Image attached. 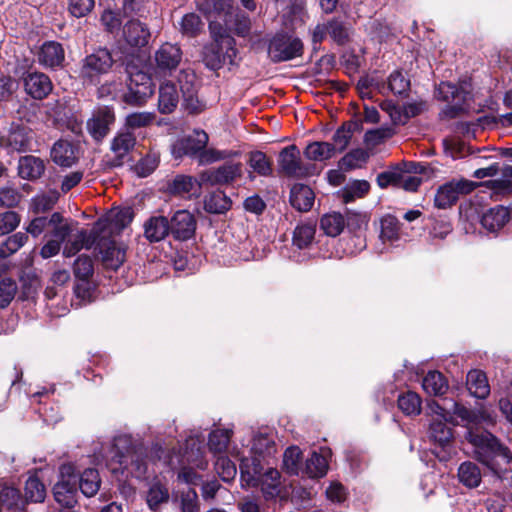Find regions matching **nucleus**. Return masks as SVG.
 <instances>
[{
	"instance_id": "f257e3e1",
	"label": "nucleus",
	"mask_w": 512,
	"mask_h": 512,
	"mask_svg": "<svg viewBox=\"0 0 512 512\" xmlns=\"http://www.w3.org/2000/svg\"><path fill=\"white\" fill-rule=\"evenodd\" d=\"M111 459L127 470L135 478H144L147 473V462L143 446L134 441L130 435H118L114 438L111 448Z\"/></svg>"
},
{
	"instance_id": "f03ea898",
	"label": "nucleus",
	"mask_w": 512,
	"mask_h": 512,
	"mask_svg": "<svg viewBox=\"0 0 512 512\" xmlns=\"http://www.w3.org/2000/svg\"><path fill=\"white\" fill-rule=\"evenodd\" d=\"M300 38L285 32L276 33L268 43V56L274 63L285 62L303 54Z\"/></svg>"
},
{
	"instance_id": "7ed1b4c3",
	"label": "nucleus",
	"mask_w": 512,
	"mask_h": 512,
	"mask_svg": "<svg viewBox=\"0 0 512 512\" xmlns=\"http://www.w3.org/2000/svg\"><path fill=\"white\" fill-rule=\"evenodd\" d=\"M236 56L235 40L230 36L221 35L205 48L203 61L207 68L216 71L225 64H234Z\"/></svg>"
},
{
	"instance_id": "20e7f679",
	"label": "nucleus",
	"mask_w": 512,
	"mask_h": 512,
	"mask_svg": "<svg viewBox=\"0 0 512 512\" xmlns=\"http://www.w3.org/2000/svg\"><path fill=\"white\" fill-rule=\"evenodd\" d=\"M113 63L111 52L106 48H100L84 58L79 76L85 84H97L99 77L108 73Z\"/></svg>"
},
{
	"instance_id": "39448f33",
	"label": "nucleus",
	"mask_w": 512,
	"mask_h": 512,
	"mask_svg": "<svg viewBox=\"0 0 512 512\" xmlns=\"http://www.w3.org/2000/svg\"><path fill=\"white\" fill-rule=\"evenodd\" d=\"M78 475L72 464L60 467L59 480L53 487L55 501L65 508H73L77 503Z\"/></svg>"
},
{
	"instance_id": "423d86ee",
	"label": "nucleus",
	"mask_w": 512,
	"mask_h": 512,
	"mask_svg": "<svg viewBox=\"0 0 512 512\" xmlns=\"http://www.w3.org/2000/svg\"><path fill=\"white\" fill-rule=\"evenodd\" d=\"M279 173L293 178H303L317 173L314 164H305L301 160L300 150L296 145L284 147L278 156Z\"/></svg>"
},
{
	"instance_id": "0eeeda50",
	"label": "nucleus",
	"mask_w": 512,
	"mask_h": 512,
	"mask_svg": "<svg viewBox=\"0 0 512 512\" xmlns=\"http://www.w3.org/2000/svg\"><path fill=\"white\" fill-rule=\"evenodd\" d=\"M177 82L182 93V106L189 114H200L206 103L198 96L199 84L195 73L190 69L180 71Z\"/></svg>"
},
{
	"instance_id": "6e6552de",
	"label": "nucleus",
	"mask_w": 512,
	"mask_h": 512,
	"mask_svg": "<svg viewBox=\"0 0 512 512\" xmlns=\"http://www.w3.org/2000/svg\"><path fill=\"white\" fill-rule=\"evenodd\" d=\"M128 91L123 95L125 103L133 106L143 105L154 93L151 77L143 72H129Z\"/></svg>"
},
{
	"instance_id": "1a4fd4ad",
	"label": "nucleus",
	"mask_w": 512,
	"mask_h": 512,
	"mask_svg": "<svg viewBox=\"0 0 512 512\" xmlns=\"http://www.w3.org/2000/svg\"><path fill=\"white\" fill-rule=\"evenodd\" d=\"M183 52L177 44L164 43L154 54V74L156 77H168L182 62Z\"/></svg>"
},
{
	"instance_id": "9d476101",
	"label": "nucleus",
	"mask_w": 512,
	"mask_h": 512,
	"mask_svg": "<svg viewBox=\"0 0 512 512\" xmlns=\"http://www.w3.org/2000/svg\"><path fill=\"white\" fill-rule=\"evenodd\" d=\"M243 174L241 162H227L217 168L205 170L199 175V185H230Z\"/></svg>"
},
{
	"instance_id": "9b49d317",
	"label": "nucleus",
	"mask_w": 512,
	"mask_h": 512,
	"mask_svg": "<svg viewBox=\"0 0 512 512\" xmlns=\"http://www.w3.org/2000/svg\"><path fill=\"white\" fill-rule=\"evenodd\" d=\"M475 183L466 179L452 180L440 186L434 197L435 206L446 209L454 205L460 195L468 194L475 188Z\"/></svg>"
},
{
	"instance_id": "f8f14e48",
	"label": "nucleus",
	"mask_w": 512,
	"mask_h": 512,
	"mask_svg": "<svg viewBox=\"0 0 512 512\" xmlns=\"http://www.w3.org/2000/svg\"><path fill=\"white\" fill-rule=\"evenodd\" d=\"M208 141L209 137L205 131L195 130L192 135L180 138L173 143L172 155L176 159L188 156L199 161V155L206 148Z\"/></svg>"
},
{
	"instance_id": "ddd939ff",
	"label": "nucleus",
	"mask_w": 512,
	"mask_h": 512,
	"mask_svg": "<svg viewBox=\"0 0 512 512\" xmlns=\"http://www.w3.org/2000/svg\"><path fill=\"white\" fill-rule=\"evenodd\" d=\"M170 235L176 241H188L195 236L196 216L186 209L175 211L169 218Z\"/></svg>"
},
{
	"instance_id": "4468645a",
	"label": "nucleus",
	"mask_w": 512,
	"mask_h": 512,
	"mask_svg": "<svg viewBox=\"0 0 512 512\" xmlns=\"http://www.w3.org/2000/svg\"><path fill=\"white\" fill-rule=\"evenodd\" d=\"M33 139L34 133L30 128L12 123L8 133L2 136L1 141L12 152L22 153L32 150Z\"/></svg>"
},
{
	"instance_id": "2eb2a0df",
	"label": "nucleus",
	"mask_w": 512,
	"mask_h": 512,
	"mask_svg": "<svg viewBox=\"0 0 512 512\" xmlns=\"http://www.w3.org/2000/svg\"><path fill=\"white\" fill-rule=\"evenodd\" d=\"M114 120V112L110 108H99L87 121V130L96 141H100L108 134Z\"/></svg>"
},
{
	"instance_id": "dca6fc26",
	"label": "nucleus",
	"mask_w": 512,
	"mask_h": 512,
	"mask_svg": "<svg viewBox=\"0 0 512 512\" xmlns=\"http://www.w3.org/2000/svg\"><path fill=\"white\" fill-rule=\"evenodd\" d=\"M437 96L445 102H454V105L447 106L444 113L449 118L456 117L463 109L461 102L464 101L463 91L451 82H441L437 88Z\"/></svg>"
},
{
	"instance_id": "f3484780",
	"label": "nucleus",
	"mask_w": 512,
	"mask_h": 512,
	"mask_svg": "<svg viewBox=\"0 0 512 512\" xmlns=\"http://www.w3.org/2000/svg\"><path fill=\"white\" fill-rule=\"evenodd\" d=\"M134 218V212L131 207H125L122 209H116L111 211L106 219H100L95 224L99 233L103 232L107 228L111 231L120 232L127 227Z\"/></svg>"
},
{
	"instance_id": "a211bd4d",
	"label": "nucleus",
	"mask_w": 512,
	"mask_h": 512,
	"mask_svg": "<svg viewBox=\"0 0 512 512\" xmlns=\"http://www.w3.org/2000/svg\"><path fill=\"white\" fill-rule=\"evenodd\" d=\"M26 92L34 99H43L52 91L50 78L41 72L29 73L24 78Z\"/></svg>"
},
{
	"instance_id": "6ab92c4d",
	"label": "nucleus",
	"mask_w": 512,
	"mask_h": 512,
	"mask_svg": "<svg viewBox=\"0 0 512 512\" xmlns=\"http://www.w3.org/2000/svg\"><path fill=\"white\" fill-rule=\"evenodd\" d=\"M143 228L144 237L150 243L160 242L170 235L169 218L162 215L148 218Z\"/></svg>"
},
{
	"instance_id": "aec40b11",
	"label": "nucleus",
	"mask_w": 512,
	"mask_h": 512,
	"mask_svg": "<svg viewBox=\"0 0 512 512\" xmlns=\"http://www.w3.org/2000/svg\"><path fill=\"white\" fill-rule=\"evenodd\" d=\"M99 231L94 226L92 232H88L87 230H79L73 239L67 240L63 249V255L65 257H72L76 255L81 249L86 248L89 249L96 242Z\"/></svg>"
},
{
	"instance_id": "412c9836",
	"label": "nucleus",
	"mask_w": 512,
	"mask_h": 512,
	"mask_svg": "<svg viewBox=\"0 0 512 512\" xmlns=\"http://www.w3.org/2000/svg\"><path fill=\"white\" fill-rule=\"evenodd\" d=\"M179 92L176 84L166 80L159 86L158 110L161 114L172 113L179 103Z\"/></svg>"
},
{
	"instance_id": "4be33fe9",
	"label": "nucleus",
	"mask_w": 512,
	"mask_h": 512,
	"mask_svg": "<svg viewBox=\"0 0 512 512\" xmlns=\"http://www.w3.org/2000/svg\"><path fill=\"white\" fill-rule=\"evenodd\" d=\"M123 37L132 47H143L148 44L150 31L139 20H130L123 27Z\"/></svg>"
},
{
	"instance_id": "5701e85b",
	"label": "nucleus",
	"mask_w": 512,
	"mask_h": 512,
	"mask_svg": "<svg viewBox=\"0 0 512 512\" xmlns=\"http://www.w3.org/2000/svg\"><path fill=\"white\" fill-rule=\"evenodd\" d=\"M241 480L249 487H258L259 479H261L263 466L261 460L257 456L251 458L245 457L241 459L240 465Z\"/></svg>"
},
{
	"instance_id": "b1692460",
	"label": "nucleus",
	"mask_w": 512,
	"mask_h": 512,
	"mask_svg": "<svg viewBox=\"0 0 512 512\" xmlns=\"http://www.w3.org/2000/svg\"><path fill=\"white\" fill-rule=\"evenodd\" d=\"M65 58L62 45L55 41L45 42L38 53V61L40 64L54 68L60 66Z\"/></svg>"
},
{
	"instance_id": "393cba45",
	"label": "nucleus",
	"mask_w": 512,
	"mask_h": 512,
	"mask_svg": "<svg viewBox=\"0 0 512 512\" xmlns=\"http://www.w3.org/2000/svg\"><path fill=\"white\" fill-rule=\"evenodd\" d=\"M45 171L42 159L33 155L22 156L18 162V174L21 178L34 181L39 179Z\"/></svg>"
},
{
	"instance_id": "a878e982",
	"label": "nucleus",
	"mask_w": 512,
	"mask_h": 512,
	"mask_svg": "<svg viewBox=\"0 0 512 512\" xmlns=\"http://www.w3.org/2000/svg\"><path fill=\"white\" fill-rule=\"evenodd\" d=\"M315 200L313 190L304 184H295L290 191V203L300 212L309 211Z\"/></svg>"
},
{
	"instance_id": "bb28decb",
	"label": "nucleus",
	"mask_w": 512,
	"mask_h": 512,
	"mask_svg": "<svg viewBox=\"0 0 512 512\" xmlns=\"http://www.w3.org/2000/svg\"><path fill=\"white\" fill-rule=\"evenodd\" d=\"M103 265L112 270L118 269L125 261V251L117 247L115 242L98 243Z\"/></svg>"
},
{
	"instance_id": "cd10ccee",
	"label": "nucleus",
	"mask_w": 512,
	"mask_h": 512,
	"mask_svg": "<svg viewBox=\"0 0 512 512\" xmlns=\"http://www.w3.org/2000/svg\"><path fill=\"white\" fill-rule=\"evenodd\" d=\"M509 217V210L504 206L497 205L483 214L481 224L485 229L494 232L501 229L508 222Z\"/></svg>"
},
{
	"instance_id": "c85d7f7f",
	"label": "nucleus",
	"mask_w": 512,
	"mask_h": 512,
	"mask_svg": "<svg viewBox=\"0 0 512 512\" xmlns=\"http://www.w3.org/2000/svg\"><path fill=\"white\" fill-rule=\"evenodd\" d=\"M459 482L469 488H477L482 481V473L479 466L472 461H465L460 464L457 472Z\"/></svg>"
},
{
	"instance_id": "c756f323",
	"label": "nucleus",
	"mask_w": 512,
	"mask_h": 512,
	"mask_svg": "<svg viewBox=\"0 0 512 512\" xmlns=\"http://www.w3.org/2000/svg\"><path fill=\"white\" fill-rule=\"evenodd\" d=\"M467 388L478 399H485L490 394L486 374L480 370H471L467 374Z\"/></svg>"
},
{
	"instance_id": "7c9ffc66",
	"label": "nucleus",
	"mask_w": 512,
	"mask_h": 512,
	"mask_svg": "<svg viewBox=\"0 0 512 512\" xmlns=\"http://www.w3.org/2000/svg\"><path fill=\"white\" fill-rule=\"evenodd\" d=\"M328 470V460L324 454L316 451L312 452L311 456L306 459L303 467L302 476L309 478L323 477Z\"/></svg>"
},
{
	"instance_id": "2f4dec72",
	"label": "nucleus",
	"mask_w": 512,
	"mask_h": 512,
	"mask_svg": "<svg viewBox=\"0 0 512 512\" xmlns=\"http://www.w3.org/2000/svg\"><path fill=\"white\" fill-rule=\"evenodd\" d=\"M50 235L53 241H58V244L62 246L67 241L68 237L72 233L71 224L64 219L59 212H54L50 216Z\"/></svg>"
},
{
	"instance_id": "473e14b6",
	"label": "nucleus",
	"mask_w": 512,
	"mask_h": 512,
	"mask_svg": "<svg viewBox=\"0 0 512 512\" xmlns=\"http://www.w3.org/2000/svg\"><path fill=\"white\" fill-rule=\"evenodd\" d=\"M52 160L63 167H70L76 161V155L73 146L67 141L56 142L51 150Z\"/></svg>"
},
{
	"instance_id": "72a5a7b5",
	"label": "nucleus",
	"mask_w": 512,
	"mask_h": 512,
	"mask_svg": "<svg viewBox=\"0 0 512 512\" xmlns=\"http://www.w3.org/2000/svg\"><path fill=\"white\" fill-rule=\"evenodd\" d=\"M101 479L96 469L88 468L78 476L77 486L86 497H92L100 489Z\"/></svg>"
},
{
	"instance_id": "f704fd0d",
	"label": "nucleus",
	"mask_w": 512,
	"mask_h": 512,
	"mask_svg": "<svg viewBox=\"0 0 512 512\" xmlns=\"http://www.w3.org/2000/svg\"><path fill=\"white\" fill-rule=\"evenodd\" d=\"M232 206L231 199L223 191H215L205 197L204 209L211 214L226 213Z\"/></svg>"
},
{
	"instance_id": "c9c22d12",
	"label": "nucleus",
	"mask_w": 512,
	"mask_h": 512,
	"mask_svg": "<svg viewBox=\"0 0 512 512\" xmlns=\"http://www.w3.org/2000/svg\"><path fill=\"white\" fill-rule=\"evenodd\" d=\"M258 487L266 499L273 498L280 492V473L277 469L269 468L259 479Z\"/></svg>"
},
{
	"instance_id": "e433bc0d",
	"label": "nucleus",
	"mask_w": 512,
	"mask_h": 512,
	"mask_svg": "<svg viewBox=\"0 0 512 512\" xmlns=\"http://www.w3.org/2000/svg\"><path fill=\"white\" fill-rule=\"evenodd\" d=\"M423 389L429 395L441 396L448 390V383L444 375L438 371H430L423 378Z\"/></svg>"
},
{
	"instance_id": "4c0bfd02",
	"label": "nucleus",
	"mask_w": 512,
	"mask_h": 512,
	"mask_svg": "<svg viewBox=\"0 0 512 512\" xmlns=\"http://www.w3.org/2000/svg\"><path fill=\"white\" fill-rule=\"evenodd\" d=\"M251 452L259 458H266L276 453V445L272 436L258 433L253 437Z\"/></svg>"
},
{
	"instance_id": "58836bf2",
	"label": "nucleus",
	"mask_w": 512,
	"mask_h": 512,
	"mask_svg": "<svg viewBox=\"0 0 512 512\" xmlns=\"http://www.w3.org/2000/svg\"><path fill=\"white\" fill-rule=\"evenodd\" d=\"M345 228V217L338 212L323 215L320 219V229L330 237L338 236Z\"/></svg>"
},
{
	"instance_id": "ea45409f",
	"label": "nucleus",
	"mask_w": 512,
	"mask_h": 512,
	"mask_svg": "<svg viewBox=\"0 0 512 512\" xmlns=\"http://www.w3.org/2000/svg\"><path fill=\"white\" fill-rule=\"evenodd\" d=\"M233 431L230 429H215L209 434L208 447L213 454L222 455L226 452Z\"/></svg>"
},
{
	"instance_id": "a19ab883",
	"label": "nucleus",
	"mask_w": 512,
	"mask_h": 512,
	"mask_svg": "<svg viewBox=\"0 0 512 512\" xmlns=\"http://www.w3.org/2000/svg\"><path fill=\"white\" fill-rule=\"evenodd\" d=\"M248 165L252 171L259 176L268 177L272 175V161L262 151L249 153Z\"/></svg>"
},
{
	"instance_id": "79ce46f5",
	"label": "nucleus",
	"mask_w": 512,
	"mask_h": 512,
	"mask_svg": "<svg viewBox=\"0 0 512 512\" xmlns=\"http://www.w3.org/2000/svg\"><path fill=\"white\" fill-rule=\"evenodd\" d=\"M175 502L178 503L180 512H199L200 503L198 494L193 488H186L177 492Z\"/></svg>"
},
{
	"instance_id": "37998d69",
	"label": "nucleus",
	"mask_w": 512,
	"mask_h": 512,
	"mask_svg": "<svg viewBox=\"0 0 512 512\" xmlns=\"http://www.w3.org/2000/svg\"><path fill=\"white\" fill-rule=\"evenodd\" d=\"M302 451L297 446L288 447L283 455V466L290 475H302Z\"/></svg>"
},
{
	"instance_id": "c03bdc74",
	"label": "nucleus",
	"mask_w": 512,
	"mask_h": 512,
	"mask_svg": "<svg viewBox=\"0 0 512 512\" xmlns=\"http://www.w3.org/2000/svg\"><path fill=\"white\" fill-rule=\"evenodd\" d=\"M335 153V147L328 142L310 143L305 151V156L313 161H325L330 159Z\"/></svg>"
},
{
	"instance_id": "a18cd8bd",
	"label": "nucleus",
	"mask_w": 512,
	"mask_h": 512,
	"mask_svg": "<svg viewBox=\"0 0 512 512\" xmlns=\"http://www.w3.org/2000/svg\"><path fill=\"white\" fill-rule=\"evenodd\" d=\"M196 180L192 176L188 175H177L169 183V191L173 195L181 197L192 195V191L195 188Z\"/></svg>"
},
{
	"instance_id": "49530a36",
	"label": "nucleus",
	"mask_w": 512,
	"mask_h": 512,
	"mask_svg": "<svg viewBox=\"0 0 512 512\" xmlns=\"http://www.w3.org/2000/svg\"><path fill=\"white\" fill-rule=\"evenodd\" d=\"M421 398L415 392L408 391L398 397L399 409L408 416L421 413Z\"/></svg>"
},
{
	"instance_id": "de8ad7c7",
	"label": "nucleus",
	"mask_w": 512,
	"mask_h": 512,
	"mask_svg": "<svg viewBox=\"0 0 512 512\" xmlns=\"http://www.w3.org/2000/svg\"><path fill=\"white\" fill-rule=\"evenodd\" d=\"M430 437L441 447L448 445L453 437L452 429L444 420H433L430 424Z\"/></svg>"
},
{
	"instance_id": "09e8293b",
	"label": "nucleus",
	"mask_w": 512,
	"mask_h": 512,
	"mask_svg": "<svg viewBox=\"0 0 512 512\" xmlns=\"http://www.w3.org/2000/svg\"><path fill=\"white\" fill-rule=\"evenodd\" d=\"M135 142L134 134L129 130H125L115 136L111 148L118 157H123L134 147Z\"/></svg>"
},
{
	"instance_id": "8fccbe9b",
	"label": "nucleus",
	"mask_w": 512,
	"mask_h": 512,
	"mask_svg": "<svg viewBox=\"0 0 512 512\" xmlns=\"http://www.w3.org/2000/svg\"><path fill=\"white\" fill-rule=\"evenodd\" d=\"M316 227L314 224L303 223L298 225L293 233V244L298 248H307L314 240Z\"/></svg>"
},
{
	"instance_id": "3c124183",
	"label": "nucleus",
	"mask_w": 512,
	"mask_h": 512,
	"mask_svg": "<svg viewBox=\"0 0 512 512\" xmlns=\"http://www.w3.org/2000/svg\"><path fill=\"white\" fill-rule=\"evenodd\" d=\"M25 496L27 501L41 503L46 497L45 485L36 476H31L25 483Z\"/></svg>"
},
{
	"instance_id": "603ef678",
	"label": "nucleus",
	"mask_w": 512,
	"mask_h": 512,
	"mask_svg": "<svg viewBox=\"0 0 512 512\" xmlns=\"http://www.w3.org/2000/svg\"><path fill=\"white\" fill-rule=\"evenodd\" d=\"M357 123H345L340 128L336 130L333 135V143H331L335 147V151L342 152L348 146L350 139L352 137L353 132L357 129Z\"/></svg>"
},
{
	"instance_id": "864d4df0",
	"label": "nucleus",
	"mask_w": 512,
	"mask_h": 512,
	"mask_svg": "<svg viewBox=\"0 0 512 512\" xmlns=\"http://www.w3.org/2000/svg\"><path fill=\"white\" fill-rule=\"evenodd\" d=\"M59 199V192L51 190L48 193L37 195L32 199L31 207L34 213H45L51 210Z\"/></svg>"
},
{
	"instance_id": "5fc2aeb1",
	"label": "nucleus",
	"mask_w": 512,
	"mask_h": 512,
	"mask_svg": "<svg viewBox=\"0 0 512 512\" xmlns=\"http://www.w3.org/2000/svg\"><path fill=\"white\" fill-rule=\"evenodd\" d=\"M28 240V235L24 232H17L8 237L6 241L0 245V257L7 258L16 253Z\"/></svg>"
},
{
	"instance_id": "6e6d98bb",
	"label": "nucleus",
	"mask_w": 512,
	"mask_h": 512,
	"mask_svg": "<svg viewBox=\"0 0 512 512\" xmlns=\"http://www.w3.org/2000/svg\"><path fill=\"white\" fill-rule=\"evenodd\" d=\"M450 404H451V407H450L451 420L449 422L453 423L454 416L460 418L463 425H465L467 427L469 425L477 424L479 422V416L475 411L468 409L467 407H465L453 400H450Z\"/></svg>"
},
{
	"instance_id": "4d7b16f0",
	"label": "nucleus",
	"mask_w": 512,
	"mask_h": 512,
	"mask_svg": "<svg viewBox=\"0 0 512 512\" xmlns=\"http://www.w3.org/2000/svg\"><path fill=\"white\" fill-rule=\"evenodd\" d=\"M380 238L383 242L395 241L399 238V221L392 215H386L381 219Z\"/></svg>"
},
{
	"instance_id": "13d9d810",
	"label": "nucleus",
	"mask_w": 512,
	"mask_h": 512,
	"mask_svg": "<svg viewBox=\"0 0 512 512\" xmlns=\"http://www.w3.org/2000/svg\"><path fill=\"white\" fill-rule=\"evenodd\" d=\"M388 89L395 95H403L410 89V80L401 70H395L388 77Z\"/></svg>"
},
{
	"instance_id": "bf43d9fd",
	"label": "nucleus",
	"mask_w": 512,
	"mask_h": 512,
	"mask_svg": "<svg viewBox=\"0 0 512 512\" xmlns=\"http://www.w3.org/2000/svg\"><path fill=\"white\" fill-rule=\"evenodd\" d=\"M204 23L195 13H188L183 16L180 27L183 35L195 37L201 33Z\"/></svg>"
},
{
	"instance_id": "052dcab7",
	"label": "nucleus",
	"mask_w": 512,
	"mask_h": 512,
	"mask_svg": "<svg viewBox=\"0 0 512 512\" xmlns=\"http://www.w3.org/2000/svg\"><path fill=\"white\" fill-rule=\"evenodd\" d=\"M169 499L167 488L159 483L153 484L147 493V504L151 510H157L161 504Z\"/></svg>"
},
{
	"instance_id": "680f3d73",
	"label": "nucleus",
	"mask_w": 512,
	"mask_h": 512,
	"mask_svg": "<svg viewBox=\"0 0 512 512\" xmlns=\"http://www.w3.org/2000/svg\"><path fill=\"white\" fill-rule=\"evenodd\" d=\"M239 153L232 150H219L215 148H204L202 153L199 155V164L207 165L214 162L222 161L225 159L237 156Z\"/></svg>"
},
{
	"instance_id": "e2e57ef3",
	"label": "nucleus",
	"mask_w": 512,
	"mask_h": 512,
	"mask_svg": "<svg viewBox=\"0 0 512 512\" xmlns=\"http://www.w3.org/2000/svg\"><path fill=\"white\" fill-rule=\"evenodd\" d=\"M155 118L153 112H135L126 116L125 125L128 129H139L151 125Z\"/></svg>"
},
{
	"instance_id": "0e129e2a",
	"label": "nucleus",
	"mask_w": 512,
	"mask_h": 512,
	"mask_svg": "<svg viewBox=\"0 0 512 512\" xmlns=\"http://www.w3.org/2000/svg\"><path fill=\"white\" fill-rule=\"evenodd\" d=\"M370 189V184L366 180H355L346 186L343 191V200L345 203L351 202L354 198L364 197Z\"/></svg>"
},
{
	"instance_id": "69168bd1",
	"label": "nucleus",
	"mask_w": 512,
	"mask_h": 512,
	"mask_svg": "<svg viewBox=\"0 0 512 512\" xmlns=\"http://www.w3.org/2000/svg\"><path fill=\"white\" fill-rule=\"evenodd\" d=\"M74 275L77 279L83 282H87L93 275V262L89 256H79L73 266Z\"/></svg>"
},
{
	"instance_id": "338daca9",
	"label": "nucleus",
	"mask_w": 512,
	"mask_h": 512,
	"mask_svg": "<svg viewBox=\"0 0 512 512\" xmlns=\"http://www.w3.org/2000/svg\"><path fill=\"white\" fill-rule=\"evenodd\" d=\"M328 34L339 45H343L348 41V29L344 22L338 18H333L327 21Z\"/></svg>"
},
{
	"instance_id": "774afa93",
	"label": "nucleus",
	"mask_w": 512,
	"mask_h": 512,
	"mask_svg": "<svg viewBox=\"0 0 512 512\" xmlns=\"http://www.w3.org/2000/svg\"><path fill=\"white\" fill-rule=\"evenodd\" d=\"M215 470L220 478L225 482L234 479L237 474L236 465L227 456L224 455H219L217 457L215 462Z\"/></svg>"
}]
</instances>
